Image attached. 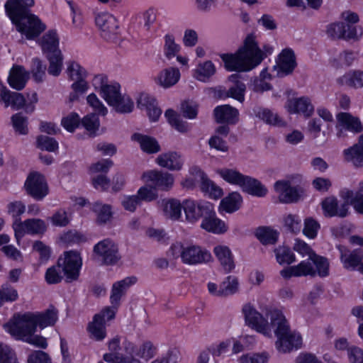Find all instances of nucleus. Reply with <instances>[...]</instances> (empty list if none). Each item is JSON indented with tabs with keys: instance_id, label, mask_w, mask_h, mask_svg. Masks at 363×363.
<instances>
[{
	"instance_id": "nucleus-41",
	"label": "nucleus",
	"mask_w": 363,
	"mask_h": 363,
	"mask_svg": "<svg viewBox=\"0 0 363 363\" xmlns=\"http://www.w3.org/2000/svg\"><path fill=\"white\" fill-rule=\"evenodd\" d=\"M242 202V199L240 194L238 192H232L221 200L220 208L231 213L240 208Z\"/></svg>"
},
{
	"instance_id": "nucleus-12",
	"label": "nucleus",
	"mask_w": 363,
	"mask_h": 363,
	"mask_svg": "<svg viewBox=\"0 0 363 363\" xmlns=\"http://www.w3.org/2000/svg\"><path fill=\"white\" fill-rule=\"evenodd\" d=\"M242 313L247 325L266 336L271 335V323L269 324L262 315L250 304L242 308Z\"/></svg>"
},
{
	"instance_id": "nucleus-62",
	"label": "nucleus",
	"mask_w": 363,
	"mask_h": 363,
	"mask_svg": "<svg viewBox=\"0 0 363 363\" xmlns=\"http://www.w3.org/2000/svg\"><path fill=\"white\" fill-rule=\"evenodd\" d=\"M294 267L296 269V277H314L316 274V271L312 264V262L309 259L301 262Z\"/></svg>"
},
{
	"instance_id": "nucleus-43",
	"label": "nucleus",
	"mask_w": 363,
	"mask_h": 363,
	"mask_svg": "<svg viewBox=\"0 0 363 363\" xmlns=\"http://www.w3.org/2000/svg\"><path fill=\"white\" fill-rule=\"evenodd\" d=\"M219 175L227 182L241 187L246 177L236 169L223 168L218 170Z\"/></svg>"
},
{
	"instance_id": "nucleus-4",
	"label": "nucleus",
	"mask_w": 363,
	"mask_h": 363,
	"mask_svg": "<svg viewBox=\"0 0 363 363\" xmlns=\"http://www.w3.org/2000/svg\"><path fill=\"white\" fill-rule=\"evenodd\" d=\"M168 255L173 259H180L185 265L196 266L211 262L213 259L211 252L199 245L176 242L169 247Z\"/></svg>"
},
{
	"instance_id": "nucleus-34",
	"label": "nucleus",
	"mask_w": 363,
	"mask_h": 363,
	"mask_svg": "<svg viewBox=\"0 0 363 363\" xmlns=\"http://www.w3.org/2000/svg\"><path fill=\"white\" fill-rule=\"evenodd\" d=\"M1 102L4 104L6 108L11 106L14 110H20L26 105V99L22 94L11 91L9 89L1 93Z\"/></svg>"
},
{
	"instance_id": "nucleus-29",
	"label": "nucleus",
	"mask_w": 363,
	"mask_h": 363,
	"mask_svg": "<svg viewBox=\"0 0 363 363\" xmlns=\"http://www.w3.org/2000/svg\"><path fill=\"white\" fill-rule=\"evenodd\" d=\"M39 44L45 55L61 51L59 48V37L53 30L45 33L39 40Z\"/></svg>"
},
{
	"instance_id": "nucleus-50",
	"label": "nucleus",
	"mask_w": 363,
	"mask_h": 363,
	"mask_svg": "<svg viewBox=\"0 0 363 363\" xmlns=\"http://www.w3.org/2000/svg\"><path fill=\"white\" fill-rule=\"evenodd\" d=\"M238 281L237 278L228 276L225 281H223L219 286L218 296H228L232 295L238 291Z\"/></svg>"
},
{
	"instance_id": "nucleus-36",
	"label": "nucleus",
	"mask_w": 363,
	"mask_h": 363,
	"mask_svg": "<svg viewBox=\"0 0 363 363\" xmlns=\"http://www.w3.org/2000/svg\"><path fill=\"white\" fill-rule=\"evenodd\" d=\"M99 315H95L87 326L89 337L96 341H102L106 337V323L99 320Z\"/></svg>"
},
{
	"instance_id": "nucleus-6",
	"label": "nucleus",
	"mask_w": 363,
	"mask_h": 363,
	"mask_svg": "<svg viewBox=\"0 0 363 363\" xmlns=\"http://www.w3.org/2000/svg\"><path fill=\"white\" fill-rule=\"evenodd\" d=\"M96 258L106 265H114L121 259L117 245L110 239H104L94 247Z\"/></svg>"
},
{
	"instance_id": "nucleus-17",
	"label": "nucleus",
	"mask_w": 363,
	"mask_h": 363,
	"mask_svg": "<svg viewBox=\"0 0 363 363\" xmlns=\"http://www.w3.org/2000/svg\"><path fill=\"white\" fill-rule=\"evenodd\" d=\"M285 108L290 113H302L306 117L311 116L314 111L310 99L305 96L289 99Z\"/></svg>"
},
{
	"instance_id": "nucleus-60",
	"label": "nucleus",
	"mask_w": 363,
	"mask_h": 363,
	"mask_svg": "<svg viewBox=\"0 0 363 363\" xmlns=\"http://www.w3.org/2000/svg\"><path fill=\"white\" fill-rule=\"evenodd\" d=\"M46 67L38 58H34L32 60L31 74L33 78L36 82H42L45 77Z\"/></svg>"
},
{
	"instance_id": "nucleus-55",
	"label": "nucleus",
	"mask_w": 363,
	"mask_h": 363,
	"mask_svg": "<svg viewBox=\"0 0 363 363\" xmlns=\"http://www.w3.org/2000/svg\"><path fill=\"white\" fill-rule=\"evenodd\" d=\"M18 298L17 290L8 284L0 288V307L6 302H13Z\"/></svg>"
},
{
	"instance_id": "nucleus-2",
	"label": "nucleus",
	"mask_w": 363,
	"mask_h": 363,
	"mask_svg": "<svg viewBox=\"0 0 363 363\" xmlns=\"http://www.w3.org/2000/svg\"><path fill=\"white\" fill-rule=\"evenodd\" d=\"M34 4V0H7L4 4L6 13L17 31L30 40L45 29V25L30 11Z\"/></svg>"
},
{
	"instance_id": "nucleus-48",
	"label": "nucleus",
	"mask_w": 363,
	"mask_h": 363,
	"mask_svg": "<svg viewBox=\"0 0 363 363\" xmlns=\"http://www.w3.org/2000/svg\"><path fill=\"white\" fill-rule=\"evenodd\" d=\"M67 72L72 81L86 80L87 72L79 63L72 61L68 63Z\"/></svg>"
},
{
	"instance_id": "nucleus-7",
	"label": "nucleus",
	"mask_w": 363,
	"mask_h": 363,
	"mask_svg": "<svg viewBox=\"0 0 363 363\" xmlns=\"http://www.w3.org/2000/svg\"><path fill=\"white\" fill-rule=\"evenodd\" d=\"M95 23L104 39L115 41L119 34V27L117 19L112 14L106 12L98 13L95 17Z\"/></svg>"
},
{
	"instance_id": "nucleus-45",
	"label": "nucleus",
	"mask_w": 363,
	"mask_h": 363,
	"mask_svg": "<svg viewBox=\"0 0 363 363\" xmlns=\"http://www.w3.org/2000/svg\"><path fill=\"white\" fill-rule=\"evenodd\" d=\"M255 235L263 245H274L278 240V233L269 227H259Z\"/></svg>"
},
{
	"instance_id": "nucleus-49",
	"label": "nucleus",
	"mask_w": 363,
	"mask_h": 363,
	"mask_svg": "<svg viewBox=\"0 0 363 363\" xmlns=\"http://www.w3.org/2000/svg\"><path fill=\"white\" fill-rule=\"evenodd\" d=\"M182 208V204L179 201L170 199L164 204V213L167 217L178 220L181 217Z\"/></svg>"
},
{
	"instance_id": "nucleus-19",
	"label": "nucleus",
	"mask_w": 363,
	"mask_h": 363,
	"mask_svg": "<svg viewBox=\"0 0 363 363\" xmlns=\"http://www.w3.org/2000/svg\"><path fill=\"white\" fill-rule=\"evenodd\" d=\"M121 336L116 335L107 342L108 352L104 354V360L108 363H124L125 354L121 352L123 345L121 346Z\"/></svg>"
},
{
	"instance_id": "nucleus-56",
	"label": "nucleus",
	"mask_w": 363,
	"mask_h": 363,
	"mask_svg": "<svg viewBox=\"0 0 363 363\" xmlns=\"http://www.w3.org/2000/svg\"><path fill=\"white\" fill-rule=\"evenodd\" d=\"M274 252L277 261L280 264H290L295 261V255L289 247L279 246L275 249Z\"/></svg>"
},
{
	"instance_id": "nucleus-61",
	"label": "nucleus",
	"mask_w": 363,
	"mask_h": 363,
	"mask_svg": "<svg viewBox=\"0 0 363 363\" xmlns=\"http://www.w3.org/2000/svg\"><path fill=\"white\" fill-rule=\"evenodd\" d=\"M37 147L42 150L55 152L58 149V143L47 135H39L37 138Z\"/></svg>"
},
{
	"instance_id": "nucleus-57",
	"label": "nucleus",
	"mask_w": 363,
	"mask_h": 363,
	"mask_svg": "<svg viewBox=\"0 0 363 363\" xmlns=\"http://www.w3.org/2000/svg\"><path fill=\"white\" fill-rule=\"evenodd\" d=\"M112 107L118 113H128L132 112L134 103L128 96L121 95Z\"/></svg>"
},
{
	"instance_id": "nucleus-35",
	"label": "nucleus",
	"mask_w": 363,
	"mask_h": 363,
	"mask_svg": "<svg viewBox=\"0 0 363 363\" xmlns=\"http://www.w3.org/2000/svg\"><path fill=\"white\" fill-rule=\"evenodd\" d=\"M244 191L255 196L263 197L267 193V188L259 181L246 176L240 187Z\"/></svg>"
},
{
	"instance_id": "nucleus-26",
	"label": "nucleus",
	"mask_w": 363,
	"mask_h": 363,
	"mask_svg": "<svg viewBox=\"0 0 363 363\" xmlns=\"http://www.w3.org/2000/svg\"><path fill=\"white\" fill-rule=\"evenodd\" d=\"M196 172V179L200 180V186L202 191L208 194L210 197L217 199L223 195L221 188L208 179L206 174L200 169H194Z\"/></svg>"
},
{
	"instance_id": "nucleus-21",
	"label": "nucleus",
	"mask_w": 363,
	"mask_h": 363,
	"mask_svg": "<svg viewBox=\"0 0 363 363\" xmlns=\"http://www.w3.org/2000/svg\"><path fill=\"white\" fill-rule=\"evenodd\" d=\"M213 114L218 123L235 124L239 118L238 109L228 104L216 106Z\"/></svg>"
},
{
	"instance_id": "nucleus-9",
	"label": "nucleus",
	"mask_w": 363,
	"mask_h": 363,
	"mask_svg": "<svg viewBox=\"0 0 363 363\" xmlns=\"http://www.w3.org/2000/svg\"><path fill=\"white\" fill-rule=\"evenodd\" d=\"M123 350L125 355L132 358L139 357L146 362L156 354L157 347L150 341H145L138 347L133 342L125 337L123 340Z\"/></svg>"
},
{
	"instance_id": "nucleus-25",
	"label": "nucleus",
	"mask_w": 363,
	"mask_h": 363,
	"mask_svg": "<svg viewBox=\"0 0 363 363\" xmlns=\"http://www.w3.org/2000/svg\"><path fill=\"white\" fill-rule=\"evenodd\" d=\"M201 227L208 232L216 234L224 233L228 230V227L225 223L216 217V213L213 211V206H211V212L206 213L204 216Z\"/></svg>"
},
{
	"instance_id": "nucleus-40",
	"label": "nucleus",
	"mask_w": 363,
	"mask_h": 363,
	"mask_svg": "<svg viewBox=\"0 0 363 363\" xmlns=\"http://www.w3.org/2000/svg\"><path fill=\"white\" fill-rule=\"evenodd\" d=\"M341 85L358 89L363 87V71L352 70L345 73L337 79Z\"/></svg>"
},
{
	"instance_id": "nucleus-47",
	"label": "nucleus",
	"mask_w": 363,
	"mask_h": 363,
	"mask_svg": "<svg viewBox=\"0 0 363 363\" xmlns=\"http://www.w3.org/2000/svg\"><path fill=\"white\" fill-rule=\"evenodd\" d=\"M121 86L118 83L108 84L104 88V90L100 93L107 104L112 106L115 104L117 99L122 95L120 92Z\"/></svg>"
},
{
	"instance_id": "nucleus-8",
	"label": "nucleus",
	"mask_w": 363,
	"mask_h": 363,
	"mask_svg": "<svg viewBox=\"0 0 363 363\" xmlns=\"http://www.w3.org/2000/svg\"><path fill=\"white\" fill-rule=\"evenodd\" d=\"M274 188L279 201L284 203L297 202L303 193L302 188L298 185L293 186L289 179L277 181Z\"/></svg>"
},
{
	"instance_id": "nucleus-22",
	"label": "nucleus",
	"mask_w": 363,
	"mask_h": 363,
	"mask_svg": "<svg viewBox=\"0 0 363 363\" xmlns=\"http://www.w3.org/2000/svg\"><path fill=\"white\" fill-rule=\"evenodd\" d=\"M30 77V73L23 66H13L8 77V83L10 86L17 91L24 89Z\"/></svg>"
},
{
	"instance_id": "nucleus-32",
	"label": "nucleus",
	"mask_w": 363,
	"mask_h": 363,
	"mask_svg": "<svg viewBox=\"0 0 363 363\" xmlns=\"http://www.w3.org/2000/svg\"><path fill=\"white\" fill-rule=\"evenodd\" d=\"M229 81L231 82L233 84L226 91L225 96L231 97L242 103L245 101V84L238 80V75L237 74L230 75L229 77Z\"/></svg>"
},
{
	"instance_id": "nucleus-30",
	"label": "nucleus",
	"mask_w": 363,
	"mask_h": 363,
	"mask_svg": "<svg viewBox=\"0 0 363 363\" xmlns=\"http://www.w3.org/2000/svg\"><path fill=\"white\" fill-rule=\"evenodd\" d=\"M213 252L226 273L230 272L235 268L233 255L228 247L217 245L214 247Z\"/></svg>"
},
{
	"instance_id": "nucleus-14",
	"label": "nucleus",
	"mask_w": 363,
	"mask_h": 363,
	"mask_svg": "<svg viewBox=\"0 0 363 363\" xmlns=\"http://www.w3.org/2000/svg\"><path fill=\"white\" fill-rule=\"evenodd\" d=\"M327 33L333 38L358 39L362 35V28L345 23H335L328 26Z\"/></svg>"
},
{
	"instance_id": "nucleus-16",
	"label": "nucleus",
	"mask_w": 363,
	"mask_h": 363,
	"mask_svg": "<svg viewBox=\"0 0 363 363\" xmlns=\"http://www.w3.org/2000/svg\"><path fill=\"white\" fill-rule=\"evenodd\" d=\"M143 178L151 183L155 189L169 191L173 186L174 179L172 174L158 170H150L143 173Z\"/></svg>"
},
{
	"instance_id": "nucleus-20",
	"label": "nucleus",
	"mask_w": 363,
	"mask_h": 363,
	"mask_svg": "<svg viewBox=\"0 0 363 363\" xmlns=\"http://www.w3.org/2000/svg\"><path fill=\"white\" fill-rule=\"evenodd\" d=\"M296 65L294 52L290 48L283 50L279 55V75L284 77L291 74Z\"/></svg>"
},
{
	"instance_id": "nucleus-24",
	"label": "nucleus",
	"mask_w": 363,
	"mask_h": 363,
	"mask_svg": "<svg viewBox=\"0 0 363 363\" xmlns=\"http://www.w3.org/2000/svg\"><path fill=\"white\" fill-rule=\"evenodd\" d=\"M137 106L141 110H145L152 121H156L162 113L156 100L147 94H141L138 99Z\"/></svg>"
},
{
	"instance_id": "nucleus-11",
	"label": "nucleus",
	"mask_w": 363,
	"mask_h": 363,
	"mask_svg": "<svg viewBox=\"0 0 363 363\" xmlns=\"http://www.w3.org/2000/svg\"><path fill=\"white\" fill-rule=\"evenodd\" d=\"M64 258H60L58 264L62 267V271L68 281L77 280L79 275L82 260L77 251H69L64 254Z\"/></svg>"
},
{
	"instance_id": "nucleus-58",
	"label": "nucleus",
	"mask_w": 363,
	"mask_h": 363,
	"mask_svg": "<svg viewBox=\"0 0 363 363\" xmlns=\"http://www.w3.org/2000/svg\"><path fill=\"white\" fill-rule=\"evenodd\" d=\"M180 50L179 45L175 43L172 35L167 34L164 37V54L168 60L177 56Z\"/></svg>"
},
{
	"instance_id": "nucleus-15",
	"label": "nucleus",
	"mask_w": 363,
	"mask_h": 363,
	"mask_svg": "<svg viewBox=\"0 0 363 363\" xmlns=\"http://www.w3.org/2000/svg\"><path fill=\"white\" fill-rule=\"evenodd\" d=\"M213 205L206 201L196 202L191 199H186L182 203L186 218L190 223L196 222L200 218L209 213Z\"/></svg>"
},
{
	"instance_id": "nucleus-33",
	"label": "nucleus",
	"mask_w": 363,
	"mask_h": 363,
	"mask_svg": "<svg viewBox=\"0 0 363 363\" xmlns=\"http://www.w3.org/2000/svg\"><path fill=\"white\" fill-rule=\"evenodd\" d=\"M180 78V72L177 68L169 67L160 72L156 82L164 88H169L177 84Z\"/></svg>"
},
{
	"instance_id": "nucleus-54",
	"label": "nucleus",
	"mask_w": 363,
	"mask_h": 363,
	"mask_svg": "<svg viewBox=\"0 0 363 363\" xmlns=\"http://www.w3.org/2000/svg\"><path fill=\"white\" fill-rule=\"evenodd\" d=\"M312 264L315 266L316 274L321 277H325L329 274V262L327 258L318 255L316 253L313 255L310 259Z\"/></svg>"
},
{
	"instance_id": "nucleus-39",
	"label": "nucleus",
	"mask_w": 363,
	"mask_h": 363,
	"mask_svg": "<svg viewBox=\"0 0 363 363\" xmlns=\"http://www.w3.org/2000/svg\"><path fill=\"white\" fill-rule=\"evenodd\" d=\"M340 259L345 269L354 270L363 259V250L355 249L349 253L341 251Z\"/></svg>"
},
{
	"instance_id": "nucleus-52",
	"label": "nucleus",
	"mask_w": 363,
	"mask_h": 363,
	"mask_svg": "<svg viewBox=\"0 0 363 363\" xmlns=\"http://www.w3.org/2000/svg\"><path fill=\"white\" fill-rule=\"evenodd\" d=\"M164 116L169 123L176 130L181 133H186L188 131L189 125L187 123L182 121L179 116H178L173 110H167Z\"/></svg>"
},
{
	"instance_id": "nucleus-59",
	"label": "nucleus",
	"mask_w": 363,
	"mask_h": 363,
	"mask_svg": "<svg viewBox=\"0 0 363 363\" xmlns=\"http://www.w3.org/2000/svg\"><path fill=\"white\" fill-rule=\"evenodd\" d=\"M93 211L97 215V222L99 223H106L111 217V210L109 205H102L99 203H95L93 205Z\"/></svg>"
},
{
	"instance_id": "nucleus-63",
	"label": "nucleus",
	"mask_w": 363,
	"mask_h": 363,
	"mask_svg": "<svg viewBox=\"0 0 363 363\" xmlns=\"http://www.w3.org/2000/svg\"><path fill=\"white\" fill-rule=\"evenodd\" d=\"M320 225L319 223L312 217L306 218L304 220L303 234L311 238L314 239L318 234Z\"/></svg>"
},
{
	"instance_id": "nucleus-23",
	"label": "nucleus",
	"mask_w": 363,
	"mask_h": 363,
	"mask_svg": "<svg viewBox=\"0 0 363 363\" xmlns=\"http://www.w3.org/2000/svg\"><path fill=\"white\" fill-rule=\"evenodd\" d=\"M322 208L324 215L328 217L338 216L346 217L348 214L347 203L345 201L338 207V201L336 198L328 197L322 201Z\"/></svg>"
},
{
	"instance_id": "nucleus-13",
	"label": "nucleus",
	"mask_w": 363,
	"mask_h": 363,
	"mask_svg": "<svg viewBox=\"0 0 363 363\" xmlns=\"http://www.w3.org/2000/svg\"><path fill=\"white\" fill-rule=\"evenodd\" d=\"M25 189L28 195L38 201L42 200L49 192L44 176L38 172L29 174L25 182Z\"/></svg>"
},
{
	"instance_id": "nucleus-51",
	"label": "nucleus",
	"mask_w": 363,
	"mask_h": 363,
	"mask_svg": "<svg viewBox=\"0 0 363 363\" xmlns=\"http://www.w3.org/2000/svg\"><path fill=\"white\" fill-rule=\"evenodd\" d=\"M11 121L16 133L20 135H27L28 133V118L21 113L13 114Z\"/></svg>"
},
{
	"instance_id": "nucleus-42",
	"label": "nucleus",
	"mask_w": 363,
	"mask_h": 363,
	"mask_svg": "<svg viewBox=\"0 0 363 363\" xmlns=\"http://www.w3.org/2000/svg\"><path fill=\"white\" fill-rule=\"evenodd\" d=\"M49 62L48 72L50 75L57 77L60 74L63 67V55L61 51H57L45 55Z\"/></svg>"
},
{
	"instance_id": "nucleus-28",
	"label": "nucleus",
	"mask_w": 363,
	"mask_h": 363,
	"mask_svg": "<svg viewBox=\"0 0 363 363\" xmlns=\"http://www.w3.org/2000/svg\"><path fill=\"white\" fill-rule=\"evenodd\" d=\"M156 163L169 170H180L183 165L181 156L175 152H170L160 155L156 158Z\"/></svg>"
},
{
	"instance_id": "nucleus-5",
	"label": "nucleus",
	"mask_w": 363,
	"mask_h": 363,
	"mask_svg": "<svg viewBox=\"0 0 363 363\" xmlns=\"http://www.w3.org/2000/svg\"><path fill=\"white\" fill-rule=\"evenodd\" d=\"M31 312L16 313L4 325V328L16 340H25L36 332V326Z\"/></svg>"
},
{
	"instance_id": "nucleus-27",
	"label": "nucleus",
	"mask_w": 363,
	"mask_h": 363,
	"mask_svg": "<svg viewBox=\"0 0 363 363\" xmlns=\"http://www.w3.org/2000/svg\"><path fill=\"white\" fill-rule=\"evenodd\" d=\"M344 160L357 168H363V147L359 141L342 151Z\"/></svg>"
},
{
	"instance_id": "nucleus-3",
	"label": "nucleus",
	"mask_w": 363,
	"mask_h": 363,
	"mask_svg": "<svg viewBox=\"0 0 363 363\" xmlns=\"http://www.w3.org/2000/svg\"><path fill=\"white\" fill-rule=\"evenodd\" d=\"M271 320V326L277 337L275 342L279 352H290L294 349H298L302 345V338L299 333L292 331L289 324L281 311L273 310L267 314Z\"/></svg>"
},
{
	"instance_id": "nucleus-37",
	"label": "nucleus",
	"mask_w": 363,
	"mask_h": 363,
	"mask_svg": "<svg viewBox=\"0 0 363 363\" xmlns=\"http://www.w3.org/2000/svg\"><path fill=\"white\" fill-rule=\"evenodd\" d=\"M341 197L349 205H352L354 209L363 214V193L362 191L354 192L352 190L345 189L340 192Z\"/></svg>"
},
{
	"instance_id": "nucleus-38",
	"label": "nucleus",
	"mask_w": 363,
	"mask_h": 363,
	"mask_svg": "<svg viewBox=\"0 0 363 363\" xmlns=\"http://www.w3.org/2000/svg\"><path fill=\"white\" fill-rule=\"evenodd\" d=\"M132 140L138 142L143 151L148 154L156 153L160 150V146L157 141L152 137L140 133H134L132 135Z\"/></svg>"
},
{
	"instance_id": "nucleus-44",
	"label": "nucleus",
	"mask_w": 363,
	"mask_h": 363,
	"mask_svg": "<svg viewBox=\"0 0 363 363\" xmlns=\"http://www.w3.org/2000/svg\"><path fill=\"white\" fill-rule=\"evenodd\" d=\"M216 72V67L210 60L206 61L198 65L195 69L194 77L201 81L206 82Z\"/></svg>"
},
{
	"instance_id": "nucleus-46",
	"label": "nucleus",
	"mask_w": 363,
	"mask_h": 363,
	"mask_svg": "<svg viewBox=\"0 0 363 363\" xmlns=\"http://www.w3.org/2000/svg\"><path fill=\"white\" fill-rule=\"evenodd\" d=\"M89 87L86 80L74 81L71 85L72 91L69 94V102L73 103L79 101L80 97L88 91Z\"/></svg>"
},
{
	"instance_id": "nucleus-64",
	"label": "nucleus",
	"mask_w": 363,
	"mask_h": 363,
	"mask_svg": "<svg viewBox=\"0 0 363 363\" xmlns=\"http://www.w3.org/2000/svg\"><path fill=\"white\" fill-rule=\"evenodd\" d=\"M86 102L98 115L106 116L107 114L108 110L106 107L95 94L92 93L88 95Z\"/></svg>"
},
{
	"instance_id": "nucleus-1",
	"label": "nucleus",
	"mask_w": 363,
	"mask_h": 363,
	"mask_svg": "<svg viewBox=\"0 0 363 363\" xmlns=\"http://www.w3.org/2000/svg\"><path fill=\"white\" fill-rule=\"evenodd\" d=\"M273 52V48L265 45L262 50L251 33L247 35L244 45L235 54H222L220 58L230 71L248 72L257 67L267 55Z\"/></svg>"
},
{
	"instance_id": "nucleus-18",
	"label": "nucleus",
	"mask_w": 363,
	"mask_h": 363,
	"mask_svg": "<svg viewBox=\"0 0 363 363\" xmlns=\"http://www.w3.org/2000/svg\"><path fill=\"white\" fill-rule=\"evenodd\" d=\"M336 128H344L345 130L353 133H359L363 130V125L359 118L348 112H340L336 115Z\"/></svg>"
},
{
	"instance_id": "nucleus-53",
	"label": "nucleus",
	"mask_w": 363,
	"mask_h": 363,
	"mask_svg": "<svg viewBox=\"0 0 363 363\" xmlns=\"http://www.w3.org/2000/svg\"><path fill=\"white\" fill-rule=\"evenodd\" d=\"M257 116L267 123L279 127L284 126L285 122L277 113H273L268 109H260Z\"/></svg>"
},
{
	"instance_id": "nucleus-31",
	"label": "nucleus",
	"mask_w": 363,
	"mask_h": 363,
	"mask_svg": "<svg viewBox=\"0 0 363 363\" xmlns=\"http://www.w3.org/2000/svg\"><path fill=\"white\" fill-rule=\"evenodd\" d=\"M35 326L43 329L53 325L57 320V311L52 306L42 313H31Z\"/></svg>"
},
{
	"instance_id": "nucleus-10",
	"label": "nucleus",
	"mask_w": 363,
	"mask_h": 363,
	"mask_svg": "<svg viewBox=\"0 0 363 363\" xmlns=\"http://www.w3.org/2000/svg\"><path fill=\"white\" fill-rule=\"evenodd\" d=\"M15 238L18 242L26 233L36 235L43 234L47 230V225L43 220L39 218L26 219L23 222L16 220L13 223Z\"/></svg>"
}]
</instances>
